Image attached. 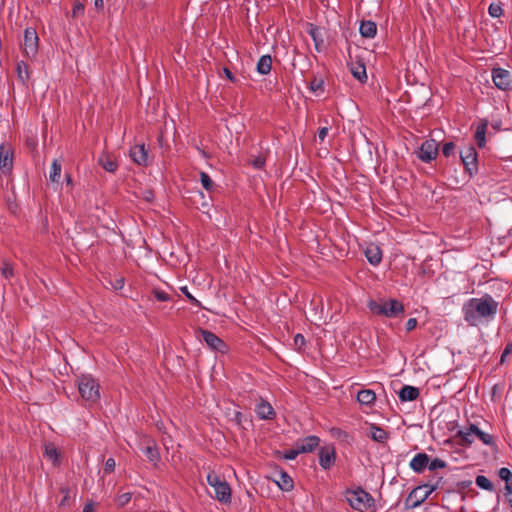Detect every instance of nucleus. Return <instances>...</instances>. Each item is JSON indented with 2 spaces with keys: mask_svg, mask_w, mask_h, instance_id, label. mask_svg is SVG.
I'll return each instance as SVG.
<instances>
[{
  "mask_svg": "<svg viewBox=\"0 0 512 512\" xmlns=\"http://www.w3.org/2000/svg\"><path fill=\"white\" fill-rule=\"evenodd\" d=\"M499 303L490 295L470 298L462 306V314L469 326H478L493 320L497 314Z\"/></svg>",
  "mask_w": 512,
  "mask_h": 512,
  "instance_id": "obj_1",
  "label": "nucleus"
},
{
  "mask_svg": "<svg viewBox=\"0 0 512 512\" xmlns=\"http://www.w3.org/2000/svg\"><path fill=\"white\" fill-rule=\"evenodd\" d=\"M367 307L372 314L387 318H397L405 311L404 305L397 299H382L380 302L371 299Z\"/></svg>",
  "mask_w": 512,
  "mask_h": 512,
  "instance_id": "obj_2",
  "label": "nucleus"
},
{
  "mask_svg": "<svg viewBox=\"0 0 512 512\" xmlns=\"http://www.w3.org/2000/svg\"><path fill=\"white\" fill-rule=\"evenodd\" d=\"M345 498L350 507L359 512H367L374 507V498L361 487L347 489Z\"/></svg>",
  "mask_w": 512,
  "mask_h": 512,
  "instance_id": "obj_3",
  "label": "nucleus"
},
{
  "mask_svg": "<svg viewBox=\"0 0 512 512\" xmlns=\"http://www.w3.org/2000/svg\"><path fill=\"white\" fill-rule=\"evenodd\" d=\"M207 483L214 489L215 498L217 501L223 504H230L232 499L231 487L227 481L221 479V477L214 471H210L206 477Z\"/></svg>",
  "mask_w": 512,
  "mask_h": 512,
  "instance_id": "obj_4",
  "label": "nucleus"
},
{
  "mask_svg": "<svg viewBox=\"0 0 512 512\" xmlns=\"http://www.w3.org/2000/svg\"><path fill=\"white\" fill-rule=\"evenodd\" d=\"M100 386L94 377L89 374L81 375L78 378V390L81 397L91 403L100 399Z\"/></svg>",
  "mask_w": 512,
  "mask_h": 512,
  "instance_id": "obj_5",
  "label": "nucleus"
},
{
  "mask_svg": "<svg viewBox=\"0 0 512 512\" xmlns=\"http://www.w3.org/2000/svg\"><path fill=\"white\" fill-rule=\"evenodd\" d=\"M439 481L436 483H425L415 487L408 495L405 505L407 508L420 506L435 490L438 489Z\"/></svg>",
  "mask_w": 512,
  "mask_h": 512,
  "instance_id": "obj_6",
  "label": "nucleus"
},
{
  "mask_svg": "<svg viewBox=\"0 0 512 512\" xmlns=\"http://www.w3.org/2000/svg\"><path fill=\"white\" fill-rule=\"evenodd\" d=\"M460 158L470 177L478 172V155L474 146H465L460 151Z\"/></svg>",
  "mask_w": 512,
  "mask_h": 512,
  "instance_id": "obj_7",
  "label": "nucleus"
},
{
  "mask_svg": "<svg viewBox=\"0 0 512 512\" xmlns=\"http://www.w3.org/2000/svg\"><path fill=\"white\" fill-rule=\"evenodd\" d=\"M439 153V144L434 139L425 140L418 151L416 152L417 157L424 163H430L435 160Z\"/></svg>",
  "mask_w": 512,
  "mask_h": 512,
  "instance_id": "obj_8",
  "label": "nucleus"
},
{
  "mask_svg": "<svg viewBox=\"0 0 512 512\" xmlns=\"http://www.w3.org/2000/svg\"><path fill=\"white\" fill-rule=\"evenodd\" d=\"M39 38L34 28L28 27L24 31L23 51L27 57H34L38 51Z\"/></svg>",
  "mask_w": 512,
  "mask_h": 512,
  "instance_id": "obj_9",
  "label": "nucleus"
},
{
  "mask_svg": "<svg viewBox=\"0 0 512 512\" xmlns=\"http://www.w3.org/2000/svg\"><path fill=\"white\" fill-rule=\"evenodd\" d=\"M492 80L498 89L505 91L512 87V74L506 69L493 68Z\"/></svg>",
  "mask_w": 512,
  "mask_h": 512,
  "instance_id": "obj_10",
  "label": "nucleus"
},
{
  "mask_svg": "<svg viewBox=\"0 0 512 512\" xmlns=\"http://www.w3.org/2000/svg\"><path fill=\"white\" fill-rule=\"evenodd\" d=\"M319 465L324 470H329L336 461V450L333 445L321 447L318 452Z\"/></svg>",
  "mask_w": 512,
  "mask_h": 512,
  "instance_id": "obj_11",
  "label": "nucleus"
},
{
  "mask_svg": "<svg viewBox=\"0 0 512 512\" xmlns=\"http://www.w3.org/2000/svg\"><path fill=\"white\" fill-rule=\"evenodd\" d=\"M13 168V151L9 144L0 145V170L4 173H10Z\"/></svg>",
  "mask_w": 512,
  "mask_h": 512,
  "instance_id": "obj_12",
  "label": "nucleus"
},
{
  "mask_svg": "<svg viewBox=\"0 0 512 512\" xmlns=\"http://www.w3.org/2000/svg\"><path fill=\"white\" fill-rule=\"evenodd\" d=\"M199 332L202 340L212 350L223 352L226 349V344L215 333L204 329H200Z\"/></svg>",
  "mask_w": 512,
  "mask_h": 512,
  "instance_id": "obj_13",
  "label": "nucleus"
},
{
  "mask_svg": "<svg viewBox=\"0 0 512 512\" xmlns=\"http://www.w3.org/2000/svg\"><path fill=\"white\" fill-rule=\"evenodd\" d=\"M129 155L133 162L146 166L148 163V152L144 144H137L130 148Z\"/></svg>",
  "mask_w": 512,
  "mask_h": 512,
  "instance_id": "obj_14",
  "label": "nucleus"
},
{
  "mask_svg": "<svg viewBox=\"0 0 512 512\" xmlns=\"http://www.w3.org/2000/svg\"><path fill=\"white\" fill-rule=\"evenodd\" d=\"M142 451L149 460V462L153 464V466H158V464L161 461V456L158 446L154 440L147 439L146 446L142 449Z\"/></svg>",
  "mask_w": 512,
  "mask_h": 512,
  "instance_id": "obj_15",
  "label": "nucleus"
},
{
  "mask_svg": "<svg viewBox=\"0 0 512 512\" xmlns=\"http://www.w3.org/2000/svg\"><path fill=\"white\" fill-rule=\"evenodd\" d=\"M255 412L257 416L263 420H272L276 416L272 405L264 399H260V402L255 407Z\"/></svg>",
  "mask_w": 512,
  "mask_h": 512,
  "instance_id": "obj_16",
  "label": "nucleus"
},
{
  "mask_svg": "<svg viewBox=\"0 0 512 512\" xmlns=\"http://www.w3.org/2000/svg\"><path fill=\"white\" fill-rule=\"evenodd\" d=\"M296 444L302 453H310L319 446L320 438L316 435H310L299 439Z\"/></svg>",
  "mask_w": 512,
  "mask_h": 512,
  "instance_id": "obj_17",
  "label": "nucleus"
},
{
  "mask_svg": "<svg viewBox=\"0 0 512 512\" xmlns=\"http://www.w3.org/2000/svg\"><path fill=\"white\" fill-rule=\"evenodd\" d=\"M429 464V455L421 452L417 453L410 461L409 466L415 473H422Z\"/></svg>",
  "mask_w": 512,
  "mask_h": 512,
  "instance_id": "obj_18",
  "label": "nucleus"
},
{
  "mask_svg": "<svg viewBox=\"0 0 512 512\" xmlns=\"http://www.w3.org/2000/svg\"><path fill=\"white\" fill-rule=\"evenodd\" d=\"M364 254L367 258V261L373 266L379 265L382 261V250L375 244L368 245L364 251Z\"/></svg>",
  "mask_w": 512,
  "mask_h": 512,
  "instance_id": "obj_19",
  "label": "nucleus"
},
{
  "mask_svg": "<svg viewBox=\"0 0 512 512\" xmlns=\"http://www.w3.org/2000/svg\"><path fill=\"white\" fill-rule=\"evenodd\" d=\"M349 68L355 79L359 80L361 83L367 81L366 67L363 62H350Z\"/></svg>",
  "mask_w": 512,
  "mask_h": 512,
  "instance_id": "obj_20",
  "label": "nucleus"
},
{
  "mask_svg": "<svg viewBox=\"0 0 512 512\" xmlns=\"http://www.w3.org/2000/svg\"><path fill=\"white\" fill-rule=\"evenodd\" d=\"M419 395V389L410 385H404L398 393L399 399L402 402L414 401Z\"/></svg>",
  "mask_w": 512,
  "mask_h": 512,
  "instance_id": "obj_21",
  "label": "nucleus"
},
{
  "mask_svg": "<svg viewBox=\"0 0 512 512\" xmlns=\"http://www.w3.org/2000/svg\"><path fill=\"white\" fill-rule=\"evenodd\" d=\"M308 34L311 36V38L314 42L315 49L318 52H321L324 47V39H323L321 29L314 24H310L309 29H308Z\"/></svg>",
  "mask_w": 512,
  "mask_h": 512,
  "instance_id": "obj_22",
  "label": "nucleus"
},
{
  "mask_svg": "<svg viewBox=\"0 0 512 512\" xmlns=\"http://www.w3.org/2000/svg\"><path fill=\"white\" fill-rule=\"evenodd\" d=\"M376 400V394L371 389L360 390L357 394V401L366 406H371Z\"/></svg>",
  "mask_w": 512,
  "mask_h": 512,
  "instance_id": "obj_23",
  "label": "nucleus"
},
{
  "mask_svg": "<svg viewBox=\"0 0 512 512\" xmlns=\"http://www.w3.org/2000/svg\"><path fill=\"white\" fill-rule=\"evenodd\" d=\"M469 431L473 433L483 444L491 446L494 444L492 435L480 430L477 425L470 424Z\"/></svg>",
  "mask_w": 512,
  "mask_h": 512,
  "instance_id": "obj_24",
  "label": "nucleus"
},
{
  "mask_svg": "<svg viewBox=\"0 0 512 512\" xmlns=\"http://www.w3.org/2000/svg\"><path fill=\"white\" fill-rule=\"evenodd\" d=\"M360 34L365 38H373L377 33L376 23L373 21H362L359 27Z\"/></svg>",
  "mask_w": 512,
  "mask_h": 512,
  "instance_id": "obj_25",
  "label": "nucleus"
},
{
  "mask_svg": "<svg viewBox=\"0 0 512 512\" xmlns=\"http://www.w3.org/2000/svg\"><path fill=\"white\" fill-rule=\"evenodd\" d=\"M488 128V121L484 120L482 121L476 128L475 131V140L477 142V145L482 148L486 144V131Z\"/></svg>",
  "mask_w": 512,
  "mask_h": 512,
  "instance_id": "obj_26",
  "label": "nucleus"
},
{
  "mask_svg": "<svg viewBox=\"0 0 512 512\" xmlns=\"http://www.w3.org/2000/svg\"><path fill=\"white\" fill-rule=\"evenodd\" d=\"M272 68V58L270 55H263L257 62V72L261 75H267Z\"/></svg>",
  "mask_w": 512,
  "mask_h": 512,
  "instance_id": "obj_27",
  "label": "nucleus"
},
{
  "mask_svg": "<svg viewBox=\"0 0 512 512\" xmlns=\"http://www.w3.org/2000/svg\"><path fill=\"white\" fill-rule=\"evenodd\" d=\"M370 436L374 441L383 443L388 439V433L376 425L370 427Z\"/></svg>",
  "mask_w": 512,
  "mask_h": 512,
  "instance_id": "obj_28",
  "label": "nucleus"
},
{
  "mask_svg": "<svg viewBox=\"0 0 512 512\" xmlns=\"http://www.w3.org/2000/svg\"><path fill=\"white\" fill-rule=\"evenodd\" d=\"M278 487L282 491H291L294 487L293 479L288 475L286 472H281L280 474V480L277 481Z\"/></svg>",
  "mask_w": 512,
  "mask_h": 512,
  "instance_id": "obj_29",
  "label": "nucleus"
},
{
  "mask_svg": "<svg viewBox=\"0 0 512 512\" xmlns=\"http://www.w3.org/2000/svg\"><path fill=\"white\" fill-rule=\"evenodd\" d=\"M475 484L479 488L489 492H493L495 490L493 483L484 475L476 476Z\"/></svg>",
  "mask_w": 512,
  "mask_h": 512,
  "instance_id": "obj_30",
  "label": "nucleus"
},
{
  "mask_svg": "<svg viewBox=\"0 0 512 512\" xmlns=\"http://www.w3.org/2000/svg\"><path fill=\"white\" fill-rule=\"evenodd\" d=\"M61 175V163L59 160L55 159L53 160L51 164V169L49 172V179L52 182H58Z\"/></svg>",
  "mask_w": 512,
  "mask_h": 512,
  "instance_id": "obj_31",
  "label": "nucleus"
},
{
  "mask_svg": "<svg viewBox=\"0 0 512 512\" xmlns=\"http://www.w3.org/2000/svg\"><path fill=\"white\" fill-rule=\"evenodd\" d=\"M99 163L107 172L113 173L118 168L117 162L109 157L100 158Z\"/></svg>",
  "mask_w": 512,
  "mask_h": 512,
  "instance_id": "obj_32",
  "label": "nucleus"
},
{
  "mask_svg": "<svg viewBox=\"0 0 512 512\" xmlns=\"http://www.w3.org/2000/svg\"><path fill=\"white\" fill-rule=\"evenodd\" d=\"M499 478L504 481L505 485H512V471L507 467L498 470Z\"/></svg>",
  "mask_w": 512,
  "mask_h": 512,
  "instance_id": "obj_33",
  "label": "nucleus"
},
{
  "mask_svg": "<svg viewBox=\"0 0 512 512\" xmlns=\"http://www.w3.org/2000/svg\"><path fill=\"white\" fill-rule=\"evenodd\" d=\"M447 466L446 462L440 458H434V459H431L429 457V464H428V469L430 471H434V470H437V469H442V468H445Z\"/></svg>",
  "mask_w": 512,
  "mask_h": 512,
  "instance_id": "obj_34",
  "label": "nucleus"
},
{
  "mask_svg": "<svg viewBox=\"0 0 512 512\" xmlns=\"http://www.w3.org/2000/svg\"><path fill=\"white\" fill-rule=\"evenodd\" d=\"M200 181L206 191L210 192L213 189V181L206 172L200 173Z\"/></svg>",
  "mask_w": 512,
  "mask_h": 512,
  "instance_id": "obj_35",
  "label": "nucleus"
},
{
  "mask_svg": "<svg viewBox=\"0 0 512 512\" xmlns=\"http://www.w3.org/2000/svg\"><path fill=\"white\" fill-rule=\"evenodd\" d=\"M44 454L49 460H51L54 463L58 460L57 449L52 445H47L45 447Z\"/></svg>",
  "mask_w": 512,
  "mask_h": 512,
  "instance_id": "obj_36",
  "label": "nucleus"
},
{
  "mask_svg": "<svg viewBox=\"0 0 512 512\" xmlns=\"http://www.w3.org/2000/svg\"><path fill=\"white\" fill-rule=\"evenodd\" d=\"M488 13L493 18H499L503 14V9L501 5L491 3L488 8Z\"/></svg>",
  "mask_w": 512,
  "mask_h": 512,
  "instance_id": "obj_37",
  "label": "nucleus"
},
{
  "mask_svg": "<svg viewBox=\"0 0 512 512\" xmlns=\"http://www.w3.org/2000/svg\"><path fill=\"white\" fill-rule=\"evenodd\" d=\"M301 453L302 452L300 451L299 447L297 446V444H295V448L287 450L283 453V458L286 460H294Z\"/></svg>",
  "mask_w": 512,
  "mask_h": 512,
  "instance_id": "obj_38",
  "label": "nucleus"
},
{
  "mask_svg": "<svg viewBox=\"0 0 512 512\" xmlns=\"http://www.w3.org/2000/svg\"><path fill=\"white\" fill-rule=\"evenodd\" d=\"M181 292L186 296V298L189 300V302L196 306V307H201V303L200 301H198L188 290L187 287H182L181 289Z\"/></svg>",
  "mask_w": 512,
  "mask_h": 512,
  "instance_id": "obj_39",
  "label": "nucleus"
},
{
  "mask_svg": "<svg viewBox=\"0 0 512 512\" xmlns=\"http://www.w3.org/2000/svg\"><path fill=\"white\" fill-rule=\"evenodd\" d=\"M131 498H132L131 493L127 492V493L120 494L116 500L117 505L120 507H123L131 501Z\"/></svg>",
  "mask_w": 512,
  "mask_h": 512,
  "instance_id": "obj_40",
  "label": "nucleus"
},
{
  "mask_svg": "<svg viewBox=\"0 0 512 512\" xmlns=\"http://www.w3.org/2000/svg\"><path fill=\"white\" fill-rule=\"evenodd\" d=\"M1 274L5 279H10L14 275L13 267L9 263H4Z\"/></svg>",
  "mask_w": 512,
  "mask_h": 512,
  "instance_id": "obj_41",
  "label": "nucleus"
},
{
  "mask_svg": "<svg viewBox=\"0 0 512 512\" xmlns=\"http://www.w3.org/2000/svg\"><path fill=\"white\" fill-rule=\"evenodd\" d=\"M503 496L512 510V485H504Z\"/></svg>",
  "mask_w": 512,
  "mask_h": 512,
  "instance_id": "obj_42",
  "label": "nucleus"
},
{
  "mask_svg": "<svg viewBox=\"0 0 512 512\" xmlns=\"http://www.w3.org/2000/svg\"><path fill=\"white\" fill-rule=\"evenodd\" d=\"M455 150V144L453 142H446L442 146V154L445 157H449L454 153Z\"/></svg>",
  "mask_w": 512,
  "mask_h": 512,
  "instance_id": "obj_43",
  "label": "nucleus"
},
{
  "mask_svg": "<svg viewBox=\"0 0 512 512\" xmlns=\"http://www.w3.org/2000/svg\"><path fill=\"white\" fill-rule=\"evenodd\" d=\"M154 297L161 302H166L170 300V296L163 290L155 289L153 291Z\"/></svg>",
  "mask_w": 512,
  "mask_h": 512,
  "instance_id": "obj_44",
  "label": "nucleus"
},
{
  "mask_svg": "<svg viewBox=\"0 0 512 512\" xmlns=\"http://www.w3.org/2000/svg\"><path fill=\"white\" fill-rule=\"evenodd\" d=\"M116 462L113 458H108L104 465V472L109 474L112 473L115 469Z\"/></svg>",
  "mask_w": 512,
  "mask_h": 512,
  "instance_id": "obj_45",
  "label": "nucleus"
},
{
  "mask_svg": "<svg viewBox=\"0 0 512 512\" xmlns=\"http://www.w3.org/2000/svg\"><path fill=\"white\" fill-rule=\"evenodd\" d=\"M512 353V342L508 343L502 354H501V358H500V364H503L506 360V358Z\"/></svg>",
  "mask_w": 512,
  "mask_h": 512,
  "instance_id": "obj_46",
  "label": "nucleus"
},
{
  "mask_svg": "<svg viewBox=\"0 0 512 512\" xmlns=\"http://www.w3.org/2000/svg\"><path fill=\"white\" fill-rule=\"evenodd\" d=\"M306 344L305 337L298 333L294 336V345L297 346L299 349L303 348Z\"/></svg>",
  "mask_w": 512,
  "mask_h": 512,
  "instance_id": "obj_47",
  "label": "nucleus"
},
{
  "mask_svg": "<svg viewBox=\"0 0 512 512\" xmlns=\"http://www.w3.org/2000/svg\"><path fill=\"white\" fill-rule=\"evenodd\" d=\"M251 164L256 169H262L265 165V159L261 156H257L251 161Z\"/></svg>",
  "mask_w": 512,
  "mask_h": 512,
  "instance_id": "obj_48",
  "label": "nucleus"
},
{
  "mask_svg": "<svg viewBox=\"0 0 512 512\" xmlns=\"http://www.w3.org/2000/svg\"><path fill=\"white\" fill-rule=\"evenodd\" d=\"M460 435L465 442L469 444L474 442V439L472 438L473 433L469 431V427L465 431H461Z\"/></svg>",
  "mask_w": 512,
  "mask_h": 512,
  "instance_id": "obj_49",
  "label": "nucleus"
},
{
  "mask_svg": "<svg viewBox=\"0 0 512 512\" xmlns=\"http://www.w3.org/2000/svg\"><path fill=\"white\" fill-rule=\"evenodd\" d=\"M323 87V82L321 80H316L314 79L311 84H310V89L312 91H317V90H320L322 89Z\"/></svg>",
  "mask_w": 512,
  "mask_h": 512,
  "instance_id": "obj_50",
  "label": "nucleus"
},
{
  "mask_svg": "<svg viewBox=\"0 0 512 512\" xmlns=\"http://www.w3.org/2000/svg\"><path fill=\"white\" fill-rule=\"evenodd\" d=\"M417 326V319L416 318H409L406 322V330L412 331Z\"/></svg>",
  "mask_w": 512,
  "mask_h": 512,
  "instance_id": "obj_51",
  "label": "nucleus"
},
{
  "mask_svg": "<svg viewBox=\"0 0 512 512\" xmlns=\"http://www.w3.org/2000/svg\"><path fill=\"white\" fill-rule=\"evenodd\" d=\"M328 134V128L327 127H322L318 130V139L322 142L324 141V139L326 138Z\"/></svg>",
  "mask_w": 512,
  "mask_h": 512,
  "instance_id": "obj_52",
  "label": "nucleus"
},
{
  "mask_svg": "<svg viewBox=\"0 0 512 512\" xmlns=\"http://www.w3.org/2000/svg\"><path fill=\"white\" fill-rule=\"evenodd\" d=\"M82 512H96L94 503H92V502L86 503L85 506L83 507Z\"/></svg>",
  "mask_w": 512,
  "mask_h": 512,
  "instance_id": "obj_53",
  "label": "nucleus"
},
{
  "mask_svg": "<svg viewBox=\"0 0 512 512\" xmlns=\"http://www.w3.org/2000/svg\"><path fill=\"white\" fill-rule=\"evenodd\" d=\"M123 286H124V279L123 278L116 279L115 284H114V288L116 290H119V289H122Z\"/></svg>",
  "mask_w": 512,
  "mask_h": 512,
  "instance_id": "obj_54",
  "label": "nucleus"
},
{
  "mask_svg": "<svg viewBox=\"0 0 512 512\" xmlns=\"http://www.w3.org/2000/svg\"><path fill=\"white\" fill-rule=\"evenodd\" d=\"M223 71H224V73H225L226 77H227L230 81H232V82H234V81H235V77L233 76L232 72H231L228 68H224V69H223Z\"/></svg>",
  "mask_w": 512,
  "mask_h": 512,
  "instance_id": "obj_55",
  "label": "nucleus"
},
{
  "mask_svg": "<svg viewBox=\"0 0 512 512\" xmlns=\"http://www.w3.org/2000/svg\"><path fill=\"white\" fill-rule=\"evenodd\" d=\"M22 65H24L26 67L24 62L18 63V65H17L18 75H19L20 78H23L22 77V72H23Z\"/></svg>",
  "mask_w": 512,
  "mask_h": 512,
  "instance_id": "obj_56",
  "label": "nucleus"
},
{
  "mask_svg": "<svg viewBox=\"0 0 512 512\" xmlns=\"http://www.w3.org/2000/svg\"><path fill=\"white\" fill-rule=\"evenodd\" d=\"M83 6L81 4H76L74 6V13H76L77 11H83Z\"/></svg>",
  "mask_w": 512,
  "mask_h": 512,
  "instance_id": "obj_57",
  "label": "nucleus"
},
{
  "mask_svg": "<svg viewBox=\"0 0 512 512\" xmlns=\"http://www.w3.org/2000/svg\"><path fill=\"white\" fill-rule=\"evenodd\" d=\"M94 4L96 7H102L103 6V0H94Z\"/></svg>",
  "mask_w": 512,
  "mask_h": 512,
  "instance_id": "obj_58",
  "label": "nucleus"
},
{
  "mask_svg": "<svg viewBox=\"0 0 512 512\" xmlns=\"http://www.w3.org/2000/svg\"><path fill=\"white\" fill-rule=\"evenodd\" d=\"M66 180H67V182H68V183H70V182H71V177H70V175H66Z\"/></svg>",
  "mask_w": 512,
  "mask_h": 512,
  "instance_id": "obj_59",
  "label": "nucleus"
}]
</instances>
